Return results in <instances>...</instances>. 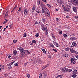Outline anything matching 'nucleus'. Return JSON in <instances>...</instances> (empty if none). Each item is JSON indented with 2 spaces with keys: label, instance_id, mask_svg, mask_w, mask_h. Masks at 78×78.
Wrapping results in <instances>:
<instances>
[{
  "label": "nucleus",
  "instance_id": "nucleus-5",
  "mask_svg": "<svg viewBox=\"0 0 78 78\" xmlns=\"http://www.w3.org/2000/svg\"><path fill=\"white\" fill-rule=\"evenodd\" d=\"M70 51H71L72 53H76V54H78V52L76 51L73 50V48H71L70 49Z\"/></svg>",
  "mask_w": 78,
  "mask_h": 78
},
{
  "label": "nucleus",
  "instance_id": "nucleus-63",
  "mask_svg": "<svg viewBox=\"0 0 78 78\" xmlns=\"http://www.w3.org/2000/svg\"><path fill=\"white\" fill-rule=\"evenodd\" d=\"M78 16H75V18H76V19H78Z\"/></svg>",
  "mask_w": 78,
  "mask_h": 78
},
{
  "label": "nucleus",
  "instance_id": "nucleus-16",
  "mask_svg": "<svg viewBox=\"0 0 78 78\" xmlns=\"http://www.w3.org/2000/svg\"><path fill=\"white\" fill-rule=\"evenodd\" d=\"M74 4V5H76L78 6V0H76Z\"/></svg>",
  "mask_w": 78,
  "mask_h": 78
},
{
  "label": "nucleus",
  "instance_id": "nucleus-48",
  "mask_svg": "<svg viewBox=\"0 0 78 78\" xmlns=\"http://www.w3.org/2000/svg\"><path fill=\"white\" fill-rule=\"evenodd\" d=\"M35 24L36 25H37V24H39V22H36L35 23Z\"/></svg>",
  "mask_w": 78,
  "mask_h": 78
},
{
  "label": "nucleus",
  "instance_id": "nucleus-21",
  "mask_svg": "<svg viewBox=\"0 0 78 78\" xmlns=\"http://www.w3.org/2000/svg\"><path fill=\"white\" fill-rule=\"evenodd\" d=\"M41 13L42 14H44V9L43 7L42 8Z\"/></svg>",
  "mask_w": 78,
  "mask_h": 78
},
{
  "label": "nucleus",
  "instance_id": "nucleus-24",
  "mask_svg": "<svg viewBox=\"0 0 78 78\" xmlns=\"http://www.w3.org/2000/svg\"><path fill=\"white\" fill-rule=\"evenodd\" d=\"M72 70L71 69H69L67 68V72H72Z\"/></svg>",
  "mask_w": 78,
  "mask_h": 78
},
{
  "label": "nucleus",
  "instance_id": "nucleus-60",
  "mask_svg": "<svg viewBox=\"0 0 78 78\" xmlns=\"http://www.w3.org/2000/svg\"><path fill=\"white\" fill-rule=\"evenodd\" d=\"M37 7H36V9H35V11H37Z\"/></svg>",
  "mask_w": 78,
  "mask_h": 78
},
{
  "label": "nucleus",
  "instance_id": "nucleus-3",
  "mask_svg": "<svg viewBox=\"0 0 78 78\" xmlns=\"http://www.w3.org/2000/svg\"><path fill=\"white\" fill-rule=\"evenodd\" d=\"M45 10L47 12H46V13H47V16H48V17H50V15L49 14V13H50V12H49V10H48L47 9L45 8L44 9V12H45Z\"/></svg>",
  "mask_w": 78,
  "mask_h": 78
},
{
  "label": "nucleus",
  "instance_id": "nucleus-4",
  "mask_svg": "<svg viewBox=\"0 0 78 78\" xmlns=\"http://www.w3.org/2000/svg\"><path fill=\"white\" fill-rule=\"evenodd\" d=\"M41 27H42L41 29L43 30V31H45L47 30V27H46L44 24H42L41 25Z\"/></svg>",
  "mask_w": 78,
  "mask_h": 78
},
{
  "label": "nucleus",
  "instance_id": "nucleus-50",
  "mask_svg": "<svg viewBox=\"0 0 78 78\" xmlns=\"http://www.w3.org/2000/svg\"><path fill=\"white\" fill-rule=\"evenodd\" d=\"M28 54H30V52H29V51L28 50H26Z\"/></svg>",
  "mask_w": 78,
  "mask_h": 78
},
{
  "label": "nucleus",
  "instance_id": "nucleus-6",
  "mask_svg": "<svg viewBox=\"0 0 78 78\" xmlns=\"http://www.w3.org/2000/svg\"><path fill=\"white\" fill-rule=\"evenodd\" d=\"M8 11L7 12H6L5 15V16L4 17V18L5 19H6L8 17Z\"/></svg>",
  "mask_w": 78,
  "mask_h": 78
},
{
  "label": "nucleus",
  "instance_id": "nucleus-35",
  "mask_svg": "<svg viewBox=\"0 0 78 78\" xmlns=\"http://www.w3.org/2000/svg\"><path fill=\"white\" fill-rule=\"evenodd\" d=\"M72 76L73 78H75L76 77V74H74L72 75Z\"/></svg>",
  "mask_w": 78,
  "mask_h": 78
},
{
  "label": "nucleus",
  "instance_id": "nucleus-19",
  "mask_svg": "<svg viewBox=\"0 0 78 78\" xmlns=\"http://www.w3.org/2000/svg\"><path fill=\"white\" fill-rule=\"evenodd\" d=\"M14 62H15V61H13V62H11V63H10L9 64V66H11V65H12V64H14Z\"/></svg>",
  "mask_w": 78,
  "mask_h": 78
},
{
  "label": "nucleus",
  "instance_id": "nucleus-11",
  "mask_svg": "<svg viewBox=\"0 0 78 78\" xmlns=\"http://www.w3.org/2000/svg\"><path fill=\"white\" fill-rule=\"evenodd\" d=\"M73 9L75 12H77V10H76V7H73Z\"/></svg>",
  "mask_w": 78,
  "mask_h": 78
},
{
  "label": "nucleus",
  "instance_id": "nucleus-59",
  "mask_svg": "<svg viewBox=\"0 0 78 78\" xmlns=\"http://www.w3.org/2000/svg\"><path fill=\"white\" fill-rule=\"evenodd\" d=\"M21 10V8L20 7L19 8V10H18V11H20Z\"/></svg>",
  "mask_w": 78,
  "mask_h": 78
},
{
  "label": "nucleus",
  "instance_id": "nucleus-14",
  "mask_svg": "<svg viewBox=\"0 0 78 78\" xmlns=\"http://www.w3.org/2000/svg\"><path fill=\"white\" fill-rule=\"evenodd\" d=\"M13 55L16 56L17 55V51L14 50L13 51Z\"/></svg>",
  "mask_w": 78,
  "mask_h": 78
},
{
  "label": "nucleus",
  "instance_id": "nucleus-45",
  "mask_svg": "<svg viewBox=\"0 0 78 78\" xmlns=\"http://www.w3.org/2000/svg\"><path fill=\"white\" fill-rule=\"evenodd\" d=\"M44 77H46V76H47V74L46 73H44Z\"/></svg>",
  "mask_w": 78,
  "mask_h": 78
},
{
  "label": "nucleus",
  "instance_id": "nucleus-33",
  "mask_svg": "<svg viewBox=\"0 0 78 78\" xmlns=\"http://www.w3.org/2000/svg\"><path fill=\"white\" fill-rule=\"evenodd\" d=\"M42 21L43 23H45V19L42 18Z\"/></svg>",
  "mask_w": 78,
  "mask_h": 78
},
{
  "label": "nucleus",
  "instance_id": "nucleus-53",
  "mask_svg": "<svg viewBox=\"0 0 78 78\" xmlns=\"http://www.w3.org/2000/svg\"><path fill=\"white\" fill-rule=\"evenodd\" d=\"M66 18H67V19H68V18H69V16L67 15L66 16Z\"/></svg>",
  "mask_w": 78,
  "mask_h": 78
},
{
  "label": "nucleus",
  "instance_id": "nucleus-26",
  "mask_svg": "<svg viewBox=\"0 0 78 78\" xmlns=\"http://www.w3.org/2000/svg\"><path fill=\"white\" fill-rule=\"evenodd\" d=\"M45 31V35H47V34H48V29H47V30H46Z\"/></svg>",
  "mask_w": 78,
  "mask_h": 78
},
{
  "label": "nucleus",
  "instance_id": "nucleus-34",
  "mask_svg": "<svg viewBox=\"0 0 78 78\" xmlns=\"http://www.w3.org/2000/svg\"><path fill=\"white\" fill-rule=\"evenodd\" d=\"M9 27L10 28H12V23H10V25H9Z\"/></svg>",
  "mask_w": 78,
  "mask_h": 78
},
{
  "label": "nucleus",
  "instance_id": "nucleus-36",
  "mask_svg": "<svg viewBox=\"0 0 78 78\" xmlns=\"http://www.w3.org/2000/svg\"><path fill=\"white\" fill-rule=\"evenodd\" d=\"M63 36L64 37H67V34H63Z\"/></svg>",
  "mask_w": 78,
  "mask_h": 78
},
{
  "label": "nucleus",
  "instance_id": "nucleus-23",
  "mask_svg": "<svg viewBox=\"0 0 78 78\" xmlns=\"http://www.w3.org/2000/svg\"><path fill=\"white\" fill-rule=\"evenodd\" d=\"M39 34L38 33H37L35 35L36 37H39Z\"/></svg>",
  "mask_w": 78,
  "mask_h": 78
},
{
  "label": "nucleus",
  "instance_id": "nucleus-58",
  "mask_svg": "<svg viewBox=\"0 0 78 78\" xmlns=\"http://www.w3.org/2000/svg\"><path fill=\"white\" fill-rule=\"evenodd\" d=\"M77 72H78L77 70H74V72H75L76 73Z\"/></svg>",
  "mask_w": 78,
  "mask_h": 78
},
{
  "label": "nucleus",
  "instance_id": "nucleus-29",
  "mask_svg": "<svg viewBox=\"0 0 78 78\" xmlns=\"http://www.w3.org/2000/svg\"><path fill=\"white\" fill-rule=\"evenodd\" d=\"M32 42L34 43V44H35V43H36V41L34 40H33L32 41Z\"/></svg>",
  "mask_w": 78,
  "mask_h": 78
},
{
  "label": "nucleus",
  "instance_id": "nucleus-18",
  "mask_svg": "<svg viewBox=\"0 0 78 78\" xmlns=\"http://www.w3.org/2000/svg\"><path fill=\"white\" fill-rule=\"evenodd\" d=\"M71 62L72 63L75 60V59H74L73 58H71Z\"/></svg>",
  "mask_w": 78,
  "mask_h": 78
},
{
  "label": "nucleus",
  "instance_id": "nucleus-39",
  "mask_svg": "<svg viewBox=\"0 0 78 78\" xmlns=\"http://www.w3.org/2000/svg\"><path fill=\"white\" fill-rule=\"evenodd\" d=\"M13 42L14 43H16V42H17V40H14L13 41Z\"/></svg>",
  "mask_w": 78,
  "mask_h": 78
},
{
  "label": "nucleus",
  "instance_id": "nucleus-46",
  "mask_svg": "<svg viewBox=\"0 0 78 78\" xmlns=\"http://www.w3.org/2000/svg\"><path fill=\"white\" fill-rule=\"evenodd\" d=\"M36 12H37V13H41V11H40L39 10L36 11Z\"/></svg>",
  "mask_w": 78,
  "mask_h": 78
},
{
  "label": "nucleus",
  "instance_id": "nucleus-49",
  "mask_svg": "<svg viewBox=\"0 0 78 78\" xmlns=\"http://www.w3.org/2000/svg\"><path fill=\"white\" fill-rule=\"evenodd\" d=\"M11 68H12V67H11V66H9V67H8L9 69H11Z\"/></svg>",
  "mask_w": 78,
  "mask_h": 78
},
{
  "label": "nucleus",
  "instance_id": "nucleus-64",
  "mask_svg": "<svg viewBox=\"0 0 78 78\" xmlns=\"http://www.w3.org/2000/svg\"><path fill=\"white\" fill-rule=\"evenodd\" d=\"M76 58H78V55H77L76 56Z\"/></svg>",
  "mask_w": 78,
  "mask_h": 78
},
{
  "label": "nucleus",
  "instance_id": "nucleus-55",
  "mask_svg": "<svg viewBox=\"0 0 78 78\" xmlns=\"http://www.w3.org/2000/svg\"><path fill=\"white\" fill-rule=\"evenodd\" d=\"M38 5L40 4V1H37Z\"/></svg>",
  "mask_w": 78,
  "mask_h": 78
},
{
  "label": "nucleus",
  "instance_id": "nucleus-47",
  "mask_svg": "<svg viewBox=\"0 0 78 78\" xmlns=\"http://www.w3.org/2000/svg\"><path fill=\"white\" fill-rule=\"evenodd\" d=\"M53 51H55V52H57V50H56V49H53Z\"/></svg>",
  "mask_w": 78,
  "mask_h": 78
},
{
  "label": "nucleus",
  "instance_id": "nucleus-30",
  "mask_svg": "<svg viewBox=\"0 0 78 78\" xmlns=\"http://www.w3.org/2000/svg\"><path fill=\"white\" fill-rule=\"evenodd\" d=\"M76 0H71V2H73L74 3L76 2Z\"/></svg>",
  "mask_w": 78,
  "mask_h": 78
},
{
  "label": "nucleus",
  "instance_id": "nucleus-62",
  "mask_svg": "<svg viewBox=\"0 0 78 78\" xmlns=\"http://www.w3.org/2000/svg\"><path fill=\"white\" fill-rule=\"evenodd\" d=\"M75 63H76V62L75 61H74V62H73V64H75Z\"/></svg>",
  "mask_w": 78,
  "mask_h": 78
},
{
  "label": "nucleus",
  "instance_id": "nucleus-27",
  "mask_svg": "<svg viewBox=\"0 0 78 78\" xmlns=\"http://www.w3.org/2000/svg\"><path fill=\"white\" fill-rule=\"evenodd\" d=\"M27 37V33H25L23 34V37Z\"/></svg>",
  "mask_w": 78,
  "mask_h": 78
},
{
  "label": "nucleus",
  "instance_id": "nucleus-28",
  "mask_svg": "<svg viewBox=\"0 0 78 78\" xmlns=\"http://www.w3.org/2000/svg\"><path fill=\"white\" fill-rule=\"evenodd\" d=\"M75 36V34H71L70 36H72L73 37H74Z\"/></svg>",
  "mask_w": 78,
  "mask_h": 78
},
{
  "label": "nucleus",
  "instance_id": "nucleus-37",
  "mask_svg": "<svg viewBox=\"0 0 78 78\" xmlns=\"http://www.w3.org/2000/svg\"><path fill=\"white\" fill-rule=\"evenodd\" d=\"M70 40H71V42H72L73 41V37H71L70 38Z\"/></svg>",
  "mask_w": 78,
  "mask_h": 78
},
{
  "label": "nucleus",
  "instance_id": "nucleus-31",
  "mask_svg": "<svg viewBox=\"0 0 78 78\" xmlns=\"http://www.w3.org/2000/svg\"><path fill=\"white\" fill-rule=\"evenodd\" d=\"M41 7H42V8H43L44 7V4L42 3H41Z\"/></svg>",
  "mask_w": 78,
  "mask_h": 78
},
{
  "label": "nucleus",
  "instance_id": "nucleus-57",
  "mask_svg": "<svg viewBox=\"0 0 78 78\" xmlns=\"http://www.w3.org/2000/svg\"><path fill=\"white\" fill-rule=\"evenodd\" d=\"M15 66H18V64L17 63H16Z\"/></svg>",
  "mask_w": 78,
  "mask_h": 78
},
{
  "label": "nucleus",
  "instance_id": "nucleus-32",
  "mask_svg": "<svg viewBox=\"0 0 78 78\" xmlns=\"http://www.w3.org/2000/svg\"><path fill=\"white\" fill-rule=\"evenodd\" d=\"M73 41H76V40L77 39L75 37H73Z\"/></svg>",
  "mask_w": 78,
  "mask_h": 78
},
{
  "label": "nucleus",
  "instance_id": "nucleus-9",
  "mask_svg": "<svg viewBox=\"0 0 78 78\" xmlns=\"http://www.w3.org/2000/svg\"><path fill=\"white\" fill-rule=\"evenodd\" d=\"M24 14H25V15H27V14H28V10H27L25 9L24 10Z\"/></svg>",
  "mask_w": 78,
  "mask_h": 78
},
{
  "label": "nucleus",
  "instance_id": "nucleus-2",
  "mask_svg": "<svg viewBox=\"0 0 78 78\" xmlns=\"http://www.w3.org/2000/svg\"><path fill=\"white\" fill-rule=\"evenodd\" d=\"M70 8H71V6L70 5H67L64 8H63V9L65 11H68V12H69L70 11Z\"/></svg>",
  "mask_w": 78,
  "mask_h": 78
},
{
  "label": "nucleus",
  "instance_id": "nucleus-12",
  "mask_svg": "<svg viewBox=\"0 0 78 78\" xmlns=\"http://www.w3.org/2000/svg\"><path fill=\"white\" fill-rule=\"evenodd\" d=\"M63 56L64 57H65V58H67V57H68V54L67 53L66 54H63Z\"/></svg>",
  "mask_w": 78,
  "mask_h": 78
},
{
  "label": "nucleus",
  "instance_id": "nucleus-51",
  "mask_svg": "<svg viewBox=\"0 0 78 78\" xmlns=\"http://www.w3.org/2000/svg\"><path fill=\"white\" fill-rule=\"evenodd\" d=\"M4 21L6 23V22H8V19H6Z\"/></svg>",
  "mask_w": 78,
  "mask_h": 78
},
{
  "label": "nucleus",
  "instance_id": "nucleus-15",
  "mask_svg": "<svg viewBox=\"0 0 78 78\" xmlns=\"http://www.w3.org/2000/svg\"><path fill=\"white\" fill-rule=\"evenodd\" d=\"M72 45H73V46H74V47H76V44L74 42H73V43Z\"/></svg>",
  "mask_w": 78,
  "mask_h": 78
},
{
  "label": "nucleus",
  "instance_id": "nucleus-22",
  "mask_svg": "<svg viewBox=\"0 0 78 78\" xmlns=\"http://www.w3.org/2000/svg\"><path fill=\"white\" fill-rule=\"evenodd\" d=\"M42 50L44 53H46V51H45V49H42Z\"/></svg>",
  "mask_w": 78,
  "mask_h": 78
},
{
  "label": "nucleus",
  "instance_id": "nucleus-25",
  "mask_svg": "<svg viewBox=\"0 0 78 78\" xmlns=\"http://www.w3.org/2000/svg\"><path fill=\"white\" fill-rule=\"evenodd\" d=\"M3 67H4V66L2 65H0V68L1 69H3Z\"/></svg>",
  "mask_w": 78,
  "mask_h": 78
},
{
  "label": "nucleus",
  "instance_id": "nucleus-43",
  "mask_svg": "<svg viewBox=\"0 0 78 78\" xmlns=\"http://www.w3.org/2000/svg\"><path fill=\"white\" fill-rule=\"evenodd\" d=\"M47 6H48V7H49V8H51V6H50L49 4H47Z\"/></svg>",
  "mask_w": 78,
  "mask_h": 78
},
{
  "label": "nucleus",
  "instance_id": "nucleus-10",
  "mask_svg": "<svg viewBox=\"0 0 78 78\" xmlns=\"http://www.w3.org/2000/svg\"><path fill=\"white\" fill-rule=\"evenodd\" d=\"M35 8H36V5H34L33 6V7L32 9V12H34V10H35Z\"/></svg>",
  "mask_w": 78,
  "mask_h": 78
},
{
  "label": "nucleus",
  "instance_id": "nucleus-52",
  "mask_svg": "<svg viewBox=\"0 0 78 78\" xmlns=\"http://www.w3.org/2000/svg\"><path fill=\"white\" fill-rule=\"evenodd\" d=\"M45 69V66H43V67L42 68V70H44V69Z\"/></svg>",
  "mask_w": 78,
  "mask_h": 78
},
{
  "label": "nucleus",
  "instance_id": "nucleus-8",
  "mask_svg": "<svg viewBox=\"0 0 78 78\" xmlns=\"http://www.w3.org/2000/svg\"><path fill=\"white\" fill-rule=\"evenodd\" d=\"M67 68H63L62 69V71L63 72H67Z\"/></svg>",
  "mask_w": 78,
  "mask_h": 78
},
{
  "label": "nucleus",
  "instance_id": "nucleus-1",
  "mask_svg": "<svg viewBox=\"0 0 78 78\" xmlns=\"http://www.w3.org/2000/svg\"><path fill=\"white\" fill-rule=\"evenodd\" d=\"M18 49H19V50H20L21 53H22L21 55V57H23L27 55V50L23 49L21 47L19 48Z\"/></svg>",
  "mask_w": 78,
  "mask_h": 78
},
{
  "label": "nucleus",
  "instance_id": "nucleus-54",
  "mask_svg": "<svg viewBox=\"0 0 78 78\" xmlns=\"http://www.w3.org/2000/svg\"><path fill=\"white\" fill-rule=\"evenodd\" d=\"M17 5H15V7L14 8V9H16V8H17Z\"/></svg>",
  "mask_w": 78,
  "mask_h": 78
},
{
  "label": "nucleus",
  "instance_id": "nucleus-61",
  "mask_svg": "<svg viewBox=\"0 0 78 78\" xmlns=\"http://www.w3.org/2000/svg\"><path fill=\"white\" fill-rule=\"evenodd\" d=\"M43 1L44 3H46V0H43Z\"/></svg>",
  "mask_w": 78,
  "mask_h": 78
},
{
  "label": "nucleus",
  "instance_id": "nucleus-7",
  "mask_svg": "<svg viewBox=\"0 0 78 78\" xmlns=\"http://www.w3.org/2000/svg\"><path fill=\"white\" fill-rule=\"evenodd\" d=\"M57 1L58 3H59L60 5H62V4L63 3L62 1V0H57Z\"/></svg>",
  "mask_w": 78,
  "mask_h": 78
},
{
  "label": "nucleus",
  "instance_id": "nucleus-56",
  "mask_svg": "<svg viewBox=\"0 0 78 78\" xmlns=\"http://www.w3.org/2000/svg\"><path fill=\"white\" fill-rule=\"evenodd\" d=\"M11 55H9L8 56V58H11Z\"/></svg>",
  "mask_w": 78,
  "mask_h": 78
},
{
  "label": "nucleus",
  "instance_id": "nucleus-17",
  "mask_svg": "<svg viewBox=\"0 0 78 78\" xmlns=\"http://www.w3.org/2000/svg\"><path fill=\"white\" fill-rule=\"evenodd\" d=\"M50 46L51 47H52V48H54V45L52 43H51L50 44Z\"/></svg>",
  "mask_w": 78,
  "mask_h": 78
},
{
  "label": "nucleus",
  "instance_id": "nucleus-13",
  "mask_svg": "<svg viewBox=\"0 0 78 78\" xmlns=\"http://www.w3.org/2000/svg\"><path fill=\"white\" fill-rule=\"evenodd\" d=\"M65 50L67 51H69V50H70V48L69 47H67V48H66L65 49Z\"/></svg>",
  "mask_w": 78,
  "mask_h": 78
},
{
  "label": "nucleus",
  "instance_id": "nucleus-40",
  "mask_svg": "<svg viewBox=\"0 0 78 78\" xmlns=\"http://www.w3.org/2000/svg\"><path fill=\"white\" fill-rule=\"evenodd\" d=\"M48 57L49 58L51 59V55H49L48 56Z\"/></svg>",
  "mask_w": 78,
  "mask_h": 78
},
{
  "label": "nucleus",
  "instance_id": "nucleus-41",
  "mask_svg": "<svg viewBox=\"0 0 78 78\" xmlns=\"http://www.w3.org/2000/svg\"><path fill=\"white\" fill-rule=\"evenodd\" d=\"M58 76L60 77V78H62V77L63 76L62 75H59Z\"/></svg>",
  "mask_w": 78,
  "mask_h": 78
},
{
  "label": "nucleus",
  "instance_id": "nucleus-44",
  "mask_svg": "<svg viewBox=\"0 0 78 78\" xmlns=\"http://www.w3.org/2000/svg\"><path fill=\"white\" fill-rule=\"evenodd\" d=\"M27 77L28 78H30V74H27Z\"/></svg>",
  "mask_w": 78,
  "mask_h": 78
},
{
  "label": "nucleus",
  "instance_id": "nucleus-42",
  "mask_svg": "<svg viewBox=\"0 0 78 78\" xmlns=\"http://www.w3.org/2000/svg\"><path fill=\"white\" fill-rule=\"evenodd\" d=\"M52 36L53 37V38H54V39H55V35L52 34Z\"/></svg>",
  "mask_w": 78,
  "mask_h": 78
},
{
  "label": "nucleus",
  "instance_id": "nucleus-20",
  "mask_svg": "<svg viewBox=\"0 0 78 78\" xmlns=\"http://www.w3.org/2000/svg\"><path fill=\"white\" fill-rule=\"evenodd\" d=\"M55 45L56 47H59V45H58V44L56 42H55Z\"/></svg>",
  "mask_w": 78,
  "mask_h": 78
},
{
  "label": "nucleus",
  "instance_id": "nucleus-38",
  "mask_svg": "<svg viewBox=\"0 0 78 78\" xmlns=\"http://www.w3.org/2000/svg\"><path fill=\"white\" fill-rule=\"evenodd\" d=\"M59 34H62V31H60L59 32Z\"/></svg>",
  "mask_w": 78,
  "mask_h": 78
}]
</instances>
